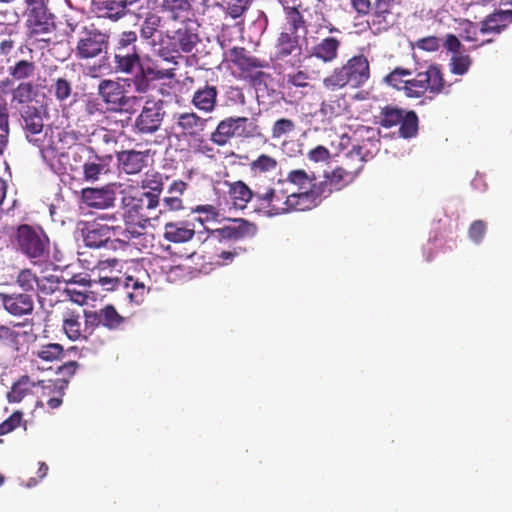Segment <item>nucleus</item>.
<instances>
[{
	"label": "nucleus",
	"instance_id": "obj_34",
	"mask_svg": "<svg viewBox=\"0 0 512 512\" xmlns=\"http://www.w3.org/2000/svg\"><path fill=\"white\" fill-rule=\"evenodd\" d=\"M149 224V217L141 214L139 220L134 222L132 220V215L125 216V228L122 229L119 227V231L117 235H113L115 238L125 239L127 241V246L130 247V241L133 238H137L143 234V231L146 229Z\"/></svg>",
	"mask_w": 512,
	"mask_h": 512
},
{
	"label": "nucleus",
	"instance_id": "obj_40",
	"mask_svg": "<svg viewBox=\"0 0 512 512\" xmlns=\"http://www.w3.org/2000/svg\"><path fill=\"white\" fill-rule=\"evenodd\" d=\"M320 112L325 117L333 119L346 115L349 112V105L344 96H335L322 102Z\"/></svg>",
	"mask_w": 512,
	"mask_h": 512
},
{
	"label": "nucleus",
	"instance_id": "obj_50",
	"mask_svg": "<svg viewBox=\"0 0 512 512\" xmlns=\"http://www.w3.org/2000/svg\"><path fill=\"white\" fill-rule=\"evenodd\" d=\"M140 187L145 193H154V195L160 196L164 189V177L158 172L146 173L144 178L140 182Z\"/></svg>",
	"mask_w": 512,
	"mask_h": 512
},
{
	"label": "nucleus",
	"instance_id": "obj_31",
	"mask_svg": "<svg viewBox=\"0 0 512 512\" xmlns=\"http://www.w3.org/2000/svg\"><path fill=\"white\" fill-rule=\"evenodd\" d=\"M168 19L183 22L192 10L190 0H162L159 6Z\"/></svg>",
	"mask_w": 512,
	"mask_h": 512
},
{
	"label": "nucleus",
	"instance_id": "obj_13",
	"mask_svg": "<svg viewBox=\"0 0 512 512\" xmlns=\"http://www.w3.org/2000/svg\"><path fill=\"white\" fill-rule=\"evenodd\" d=\"M165 111L161 100H148L134 121V131L137 134L147 135L157 132L163 122Z\"/></svg>",
	"mask_w": 512,
	"mask_h": 512
},
{
	"label": "nucleus",
	"instance_id": "obj_57",
	"mask_svg": "<svg viewBox=\"0 0 512 512\" xmlns=\"http://www.w3.org/2000/svg\"><path fill=\"white\" fill-rule=\"evenodd\" d=\"M296 128L295 122L288 118H280L276 120L271 129V138L280 139L292 133Z\"/></svg>",
	"mask_w": 512,
	"mask_h": 512
},
{
	"label": "nucleus",
	"instance_id": "obj_2",
	"mask_svg": "<svg viewBox=\"0 0 512 512\" xmlns=\"http://www.w3.org/2000/svg\"><path fill=\"white\" fill-rule=\"evenodd\" d=\"M261 127L254 118L230 116L222 119L210 135V141L216 146H226L235 138L255 139L262 137Z\"/></svg>",
	"mask_w": 512,
	"mask_h": 512
},
{
	"label": "nucleus",
	"instance_id": "obj_1",
	"mask_svg": "<svg viewBox=\"0 0 512 512\" xmlns=\"http://www.w3.org/2000/svg\"><path fill=\"white\" fill-rule=\"evenodd\" d=\"M370 75L368 58L359 54L349 58L342 66L334 68L331 74L323 79V86L331 91L346 86L357 89L368 82Z\"/></svg>",
	"mask_w": 512,
	"mask_h": 512
},
{
	"label": "nucleus",
	"instance_id": "obj_48",
	"mask_svg": "<svg viewBox=\"0 0 512 512\" xmlns=\"http://www.w3.org/2000/svg\"><path fill=\"white\" fill-rule=\"evenodd\" d=\"M300 8L301 5H291L283 10L290 31L298 32L299 29L306 28V20Z\"/></svg>",
	"mask_w": 512,
	"mask_h": 512
},
{
	"label": "nucleus",
	"instance_id": "obj_62",
	"mask_svg": "<svg viewBox=\"0 0 512 512\" xmlns=\"http://www.w3.org/2000/svg\"><path fill=\"white\" fill-rule=\"evenodd\" d=\"M487 231V224L483 220H475L468 229L469 238L476 244H479Z\"/></svg>",
	"mask_w": 512,
	"mask_h": 512
},
{
	"label": "nucleus",
	"instance_id": "obj_21",
	"mask_svg": "<svg viewBox=\"0 0 512 512\" xmlns=\"http://www.w3.org/2000/svg\"><path fill=\"white\" fill-rule=\"evenodd\" d=\"M257 226L243 218L230 220L229 224L217 230L221 239L239 241L253 238L257 234Z\"/></svg>",
	"mask_w": 512,
	"mask_h": 512
},
{
	"label": "nucleus",
	"instance_id": "obj_14",
	"mask_svg": "<svg viewBox=\"0 0 512 512\" xmlns=\"http://www.w3.org/2000/svg\"><path fill=\"white\" fill-rule=\"evenodd\" d=\"M41 155L51 170L58 174L78 170L81 160L79 151L72 148L67 151H58L56 148L49 146L41 149Z\"/></svg>",
	"mask_w": 512,
	"mask_h": 512
},
{
	"label": "nucleus",
	"instance_id": "obj_59",
	"mask_svg": "<svg viewBox=\"0 0 512 512\" xmlns=\"http://www.w3.org/2000/svg\"><path fill=\"white\" fill-rule=\"evenodd\" d=\"M411 71L404 68H395L392 72H390L386 77L385 81L392 87L403 90V85L405 80L402 77L410 76Z\"/></svg>",
	"mask_w": 512,
	"mask_h": 512
},
{
	"label": "nucleus",
	"instance_id": "obj_49",
	"mask_svg": "<svg viewBox=\"0 0 512 512\" xmlns=\"http://www.w3.org/2000/svg\"><path fill=\"white\" fill-rule=\"evenodd\" d=\"M162 22L163 19L160 15L156 13H148L141 24L140 36L145 40L153 38L162 26Z\"/></svg>",
	"mask_w": 512,
	"mask_h": 512
},
{
	"label": "nucleus",
	"instance_id": "obj_17",
	"mask_svg": "<svg viewBox=\"0 0 512 512\" xmlns=\"http://www.w3.org/2000/svg\"><path fill=\"white\" fill-rule=\"evenodd\" d=\"M275 58L279 61H284L288 57L297 58L300 62L302 55V46L300 37L296 31H282L279 33L275 41Z\"/></svg>",
	"mask_w": 512,
	"mask_h": 512
},
{
	"label": "nucleus",
	"instance_id": "obj_53",
	"mask_svg": "<svg viewBox=\"0 0 512 512\" xmlns=\"http://www.w3.org/2000/svg\"><path fill=\"white\" fill-rule=\"evenodd\" d=\"M472 65V58L463 52L452 55L449 62L450 72L454 75H465Z\"/></svg>",
	"mask_w": 512,
	"mask_h": 512
},
{
	"label": "nucleus",
	"instance_id": "obj_33",
	"mask_svg": "<svg viewBox=\"0 0 512 512\" xmlns=\"http://www.w3.org/2000/svg\"><path fill=\"white\" fill-rule=\"evenodd\" d=\"M195 235V230L184 222H169L164 226V237L173 243L190 241Z\"/></svg>",
	"mask_w": 512,
	"mask_h": 512
},
{
	"label": "nucleus",
	"instance_id": "obj_8",
	"mask_svg": "<svg viewBox=\"0 0 512 512\" xmlns=\"http://www.w3.org/2000/svg\"><path fill=\"white\" fill-rule=\"evenodd\" d=\"M229 60L238 69L244 79H248L253 85L264 82L268 76L262 69L267 68L268 62L260 59L244 47L235 46L229 50Z\"/></svg>",
	"mask_w": 512,
	"mask_h": 512
},
{
	"label": "nucleus",
	"instance_id": "obj_5",
	"mask_svg": "<svg viewBox=\"0 0 512 512\" xmlns=\"http://www.w3.org/2000/svg\"><path fill=\"white\" fill-rule=\"evenodd\" d=\"M137 40L135 31H124L119 35L113 54L116 73L135 76L141 68V51L137 47Z\"/></svg>",
	"mask_w": 512,
	"mask_h": 512
},
{
	"label": "nucleus",
	"instance_id": "obj_27",
	"mask_svg": "<svg viewBox=\"0 0 512 512\" xmlns=\"http://www.w3.org/2000/svg\"><path fill=\"white\" fill-rule=\"evenodd\" d=\"M217 97V87L206 83L203 87L198 88L194 92L191 103L197 110L204 113H211L217 106Z\"/></svg>",
	"mask_w": 512,
	"mask_h": 512
},
{
	"label": "nucleus",
	"instance_id": "obj_46",
	"mask_svg": "<svg viewBox=\"0 0 512 512\" xmlns=\"http://www.w3.org/2000/svg\"><path fill=\"white\" fill-rule=\"evenodd\" d=\"M396 4V0H375L373 3L372 24H382L386 22L388 15Z\"/></svg>",
	"mask_w": 512,
	"mask_h": 512
},
{
	"label": "nucleus",
	"instance_id": "obj_47",
	"mask_svg": "<svg viewBox=\"0 0 512 512\" xmlns=\"http://www.w3.org/2000/svg\"><path fill=\"white\" fill-rule=\"evenodd\" d=\"M81 262L86 263L85 268L90 270L92 273H96L98 277L101 275H110L119 265V260L116 258L97 260L95 263L81 259Z\"/></svg>",
	"mask_w": 512,
	"mask_h": 512
},
{
	"label": "nucleus",
	"instance_id": "obj_39",
	"mask_svg": "<svg viewBox=\"0 0 512 512\" xmlns=\"http://www.w3.org/2000/svg\"><path fill=\"white\" fill-rule=\"evenodd\" d=\"M83 180L86 182H96L101 175L107 174L108 164L101 157L95 156L93 159L87 160L82 165Z\"/></svg>",
	"mask_w": 512,
	"mask_h": 512
},
{
	"label": "nucleus",
	"instance_id": "obj_22",
	"mask_svg": "<svg viewBox=\"0 0 512 512\" xmlns=\"http://www.w3.org/2000/svg\"><path fill=\"white\" fill-rule=\"evenodd\" d=\"M175 76L174 69H156L145 67L141 64L138 72L132 79L133 87L138 93H146L150 87V80H160L165 78H173Z\"/></svg>",
	"mask_w": 512,
	"mask_h": 512
},
{
	"label": "nucleus",
	"instance_id": "obj_64",
	"mask_svg": "<svg viewBox=\"0 0 512 512\" xmlns=\"http://www.w3.org/2000/svg\"><path fill=\"white\" fill-rule=\"evenodd\" d=\"M144 202L143 192L138 196L124 197L122 199L123 205L128 208V215H131L132 211L141 214L144 210Z\"/></svg>",
	"mask_w": 512,
	"mask_h": 512
},
{
	"label": "nucleus",
	"instance_id": "obj_60",
	"mask_svg": "<svg viewBox=\"0 0 512 512\" xmlns=\"http://www.w3.org/2000/svg\"><path fill=\"white\" fill-rule=\"evenodd\" d=\"M23 413L15 411L0 424V435H6L22 425Z\"/></svg>",
	"mask_w": 512,
	"mask_h": 512
},
{
	"label": "nucleus",
	"instance_id": "obj_52",
	"mask_svg": "<svg viewBox=\"0 0 512 512\" xmlns=\"http://www.w3.org/2000/svg\"><path fill=\"white\" fill-rule=\"evenodd\" d=\"M38 358L46 362H54L63 358L64 348L58 343H48L42 345L39 350L34 352Z\"/></svg>",
	"mask_w": 512,
	"mask_h": 512
},
{
	"label": "nucleus",
	"instance_id": "obj_42",
	"mask_svg": "<svg viewBox=\"0 0 512 512\" xmlns=\"http://www.w3.org/2000/svg\"><path fill=\"white\" fill-rule=\"evenodd\" d=\"M99 312L102 320V326L109 330L119 329L126 320V318L120 315L116 308L111 304L99 309Z\"/></svg>",
	"mask_w": 512,
	"mask_h": 512
},
{
	"label": "nucleus",
	"instance_id": "obj_36",
	"mask_svg": "<svg viewBox=\"0 0 512 512\" xmlns=\"http://www.w3.org/2000/svg\"><path fill=\"white\" fill-rule=\"evenodd\" d=\"M229 194L236 208L244 209L250 201L256 204V189L253 191L243 181H236L230 184Z\"/></svg>",
	"mask_w": 512,
	"mask_h": 512
},
{
	"label": "nucleus",
	"instance_id": "obj_41",
	"mask_svg": "<svg viewBox=\"0 0 512 512\" xmlns=\"http://www.w3.org/2000/svg\"><path fill=\"white\" fill-rule=\"evenodd\" d=\"M8 270H11L13 273L10 276L13 278L16 275V284L25 292L35 291L37 285L38 276L29 268H24L19 271H16V267L14 265H8Z\"/></svg>",
	"mask_w": 512,
	"mask_h": 512
},
{
	"label": "nucleus",
	"instance_id": "obj_38",
	"mask_svg": "<svg viewBox=\"0 0 512 512\" xmlns=\"http://www.w3.org/2000/svg\"><path fill=\"white\" fill-rule=\"evenodd\" d=\"M38 96L37 86L31 82H19L11 91V102L18 105H26L32 103Z\"/></svg>",
	"mask_w": 512,
	"mask_h": 512
},
{
	"label": "nucleus",
	"instance_id": "obj_30",
	"mask_svg": "<svg viewBox=\"0 0 512 512\" xmlns=\"http://www.w3.org/2000/svg\"><path fill=\"white\" fill-rule=\"evenodd\" d=\"M512 14L510 10H496L489 14L482 22L480 27V33H496L499 34L509 24L512 23Z\"/></svg>",
	"mask_w": 512,
	"mask_h": 512
},
{
	"label": "nucleus",
	"instance_id": "obj_7",
	"mask_svg": "<svg viewBox=\"0 0 512 512\" xmlns=\"http://www.w3.org/2000/svg\"><path fill=\"white\" fill-rule=\"evenodd\" d=\"M98 95L112 112L132 113L133 108L138 106L140 98L137 96H127L124 86L112 79H103L98 84Z\"/></svg>",
	"mask_w": 512,
	"mask_h": 512
},
{
	"label": "nucleus",
	"instance_id": "obj_55",
	"mask_svg": "<svg viewBox=\"0 0 512 512\" xmlns=\"http://www.w3.org/2000/svg\"><path fill=\"white\" fill-rule=\"evenodd\" d=\"M125 287L127 289L131 288L133 290L132 292L127 293V296L131 302L140 304L143 301L145 294V285L143 282H140L133 276H128L125 279Z\"/></svg>",
	"mask_w": 512,
	"mask_h": 512
},
{
	"label": "nucleus",
	"instance_id": "obj_4",
	"mask_svg": "<svg viewBox=\"0 0 512 512\" xmlns=\"http://www.w3.org/2000/svg\"><path fill=\"white\" fill-rule=\"evenodd\" d=\"M304 199L291 196L284 188H256V204L254 209L262 211L268 216H277L293 211H299V204Z\"/></svg>",
	"mask_w": 512,
	"mask_h": 512
},
{
	"label": "nucleus",
	"instance_id": "obj_26",
	"mask_svg": "<svg viewBox=\"0 0 512 512\" xmlns=\"http://www.w3.org/2000/svg\"><path fill=\"white\" fill-rule=\"evenodd\" d=\"M210 119L203 118L196 112H184L177 116L176 125L184 135L196 137L206 130Z\"/></svg>",
	"mask_w": 512,
	"mask_h": 512
},
{
	"label": "nucleus",
	"instance_id": "obj_25",
	"mask_svg": "<svg viewBox=\"0 0 512 512\" xmlns=\"http://www.w3.org/2000/svg\"><path fill=\"white\" fill-rule=\"evenodd\" d=\"M340 47V39L333 36H328L321 39L318 43L312 46L310 50V56L316 58L324 64H330L337 60Z\"/></svg>",
	"mask_w": 512,
	"mask_h": 512
},
{
	"label": "nucleus",
	"instance_id": "obj_45",
	"mask_svg": "<svg viewBox=\"0 0 512 512\" xmlns=\"http://www.w3.org/2000/svg\"><path fill=\"white\" fill-rule=\"evenodd\" d=\"M418 116L415 111H405L399 123V134L405 139L415 137L418 133Z\"/></svg>",
	"mask_w": 512,
	"mask_h": 512
},
{
	"label": "nucleus",
	"instance_id": "obj_24",
	"mask_svg": "<svg viewBox=\"0 0 512 512\" xmlns=\"http://www.w3.org/2000/svg\"><path fill=\"white\" fill-rule=\"evenodd\" d=\"M170 38L183 53L192 52L200 41L197 29L194 27L190 19L183 21L182 25L173 32V35Z\"/></svg>",
	"mask_w": 512,
	"mask_h": 512
},
{
	"label": "nucleus",
	"instance_id": "obj_10",
	"mask_svg": "<svg viewBox=\"0 0 512 512\" xmlns=\"http://www.w3.org/2000/svg\"><path fill=\"white\" fill-rule=\"evenodd\" d=\"M109 35L100 31L94 25L81 26L75 47V56L79 60H89L107 53Z\"/></svg>",
	"mask_w": 512,
	"mask_h": 512
},
{
	"label": "nucleus",
	"instance_id": "obj_18",
	"mask_svg": "<svg viewBox=\"0 0 512 512\" xmlns=\"http://www.w3.org/2000/svg\"><path fill=\"white\" fill-rule=\"evenodd\" d=\"M0 304L14 317L30 315L34 310L33 297L28 293H0Z\"/></svg>",
	"mask_w": 512,
	"mask_h": 512
},
{
	"label": "nucleus",
	"instance_id": "obj_51",
	"mask_svg": "<svg viewBox=\"0 0 512 512\" xmlns=\"http://www.w3.org/2000/svg\"><path fill=\"white\" fill-rule=\"evenodd\" d=\"M72 90V82L66 76H62L54 80L49 91L58 101L63 102L71 97Z\"/></svg>",
	"mask_w": 512,
	"mask_h": 512
},
{
	"label": "nucleus",
	"instance_id": "obj_3",
	"mask_svg": "<svg viewBox=\"0 0 512 512\" xmlns=\"http://www.w3.org/2000/svg\"><path fill=\"white\" fill-rule=\"evenodd\" d=\"M18 250L33 264H41L49 259L50 240L46 233L28 224L20 225L15 234Z\"/></svg>",
	"mask_w": 512,
	"mask_h": 512
},
{
	"label": "nucleus",
	"instance_id": "obj_23",
	"mask_svg": "<svg viewBox=\"0 0 512 512\" xmlns=\"http://www.w3.org/2000/svg\"><path fill=\"white\" fill-rule=\"evenodd\" d=\"M148 158V151L123 150L117 153L119 167L128 175L140 173L147 166Z\"/></svg>",
	"mask_w": 512,
	"mask_h": 512
},
{
	"label": "nucleus",
	"instance_id": "obj_16",
	"mask_svg": "<svg viewBox=\"0 0 512 512\" xmlns=\"http://www.w3.org/2000/svg\"><path fill=\"white\" fill-rule=\"evenodd\" d=\"M21 119L26 139L33 145L41 147L46 133L40 110L35 106H26L21 111Z\"/></svg>",
	"mask_w": 512,
	"mask_h": 512
},
{
	"label": "nucleus",
	"instance_id": "obj_9",
	"mask_svg": "<svg viewBox=\"0 0 512 512\" xmlns=\"http://www.w3.org/2000/svg\"><path fill=\"white\" fill-rule=\"evenodd\" d=\"M445 81L439 65H430L426 71L419 72L415 78L405 80L403 91L408 97H421L427 91L439 94L444 91Z\"/></svg>",
	"mask_w": 512,
	"mask_h": 512
},
{
	"label": "nucleus",
	"instance_id": "obj_37",
	"mask_svg": "<svg viewBox=\"0 0 512 512\" xmlns=\"http://www.w3.org/2000/svg\"><path fill=\"white\" fill-rule=\"evenodd\" d=\"M95 4L101 17L114 21L126 14L127 6L129 5L126 0H96Z\"/></svg>",
	"mask_w": 512,
	"mask_h": 512
},
{
	"label": "nucleus",
	"instance_id": "obj_15",
	"mask_svg": "<svg viewBox=\"0 0 512 512\" xmlns=\"http://www.w3.org/2000/svg\"><path fill=\"white\" fill-rule=\"evenodd\" d=\"M120 184L109 183L101 187H87L81 191V201L90 208L108 209L115 205L116 190Z\"/></svg>",
	"mask_w": 512,
	"mask_h": 512
},
{
	"label": "nucleus",
	"instance_id": "obj_63",
	"mask_svg": "<svg viewBox=\"0 0 512 512\" xmlns=\"http://www.w3.org/2000/svg\"><path fill=\"white\" fill-rule=\"evenodd\" d=\"M65 293L69 297V299L79 305H84L87 303L89 298L90 289L88 288H76L69 287L65 288Z\"/></svg>",
	"mask_w": 512,
	"mask_h": 512
},
{
	"label": "nucleus",
	"instance_id": "obj_61",
	"mask_svg": "<svg viewBox=\"0 0 512 512\" xmlns=\"http://www.w3.org/2000/svg\"><path fill=\"white\" fill-rule=\"evenodd\" d=\"M251 2L252 0H231L227 5V14L237 19L248 10Z\"/></svg>",
	"mask_w": 512,
	"mask_h": 512
},
{
	"label": "nucleus",
	"instance_id": "obj_28",
	"mask_svg": "<svg viewBox=\"0 0 512 512\" xmlns=\"http://www.w3.org/2000/svg\"><path fill=\"white\" fill-rule=\"evenodd\" d=\"M62 328L66 336L72 340H87L86 332L83 331L82 316L79 311L67 309L62 315Z\"/></svg>",
	"mask_w": 512,
	"mask_h": 512
},
{
	"label": "nucleus",
	"instance_id": "obj_54",
	"mask_svg": "<svg viewBox=\"0 0 512 512\" xmlns=\"http://www.w3.org/2000/svg\"><path fill=\"white\" fill-rule=\"evenodd\" d=\"M34 338H36V335L32 332L16 331L6 345L16 353H23L28 348V342Z\"/></svg>",
	"mask_w": 512,
	"mask_h": 512
},
{
	"label": "nucleus",
	"instance_id": "obj_12",
	"mask_svg": "<svg viewBox=\"0 0 512 512\" xmlns=\"http://www.w3.org/2000/svg\"><path fill=\"white\" fill-rule=\"evenodd\" d=\"M53 18L45 6L32 7L26 20L29 39L50 42L51 39L48 35L52 34L56 28Z\"/></svg>",
	"mask_w": 512,
	"mask_h": 512
},
{
	"label": "nucleus",
	"instance_id": "obj_6",
	"mask_svg": "<svg viewBox=\"0 0 512 512\" xmlns=\"http://www.w3.org/2000/svg\"><path fill=\"white\" fill-rule=\"evenodd\" d=\"M291 184L296 187L297 191H292L291 196L303 198L305 202L299 204V211H309L318 207L322 203L321 196H315L318 182L314 173L308 174L304 169H294L288 172L285 179H279L278 185L284 186Z\"/></svg>",
	"mask_w": 512,
	"mask_h": 512
},
{
	"label": "nucleus",
	"instance_id": "obj_19",
	"mask_svg": "<svg viewBox=\"0 0 512 512\" xmlns=\"http://www.w3.org/2000/svg\"><path fill=\"white\" fill-rule=\"evenodd\" d=\"M119 226H109L98 222L87 223L82 229L83 241L87 247H105L112 235H117Z\"/></svg>",
	"mask_w": 512,
	"mask_h": 512
},
{
	"label": "nucleus",
	"instance_id": "obj_29",
	"mask_svg": "<svg viewBox=\"0 0 512 512\" xmlns=\"http://www.w3.org/2000/svg\"><path fill=\"white\" fill-rule=\"evenodd\" d=\"M44 383L42 380L35 381L28 375L20 376L13 382L10 391L7 393L9 403H19L33 392L36 386Z\"/></svg>",
	"mask_w": 512,
	"mask_h": 512
},
{
	"label": "nucleus",
	"instance_id": "obj_20",
	"mask_svg": "<svg viewBox=\"0 0 512 512\" xmlns=\"http://www.w3.org/2000/svg\"><path fill=\"white\" fill-rule=\"evenodd\" d=\"M357 133H365L366 137L353 145L352 152L347 157L353 159L355 155L357 157V165H362L363 161L372 158L379 151L381 142L372 128L363 127ZM357 141L359 140L357 139Z\"/></svg>",
	"mask_w": 512,
	"mask_h": 512
},
{
	"label": "nucleus",
	"instance_id": "obj_44",
	"mask_svg": "<svg viewBox=\"0 0 512 512\" xmlns=\"http://www.w3.org/2000/svg\"><path fill=\"white\" fill-rule=\"evenodd\" d=\"M278 167V161L267 154L259 155L255 160H253L250 165V172L253 176H258L262 174H266L276 170Z\"/></svg>",
	"mask_w": 512,
	"mask_h": 512
},
{
	"label": "nucleus",
	"instance_id": "obj_32",
	"mask_svg": "<svg viewBox=\"0 0 512 512\" xmlns=\"http://www.w3.org/2000/svg\"><path fill=\"white\" fill-rule=\"evenodd\" d=\"M188 184L182 180H174L167 189V196L162 200L164 211H179L184 208L182 196Z\"/></svg>",
	"mask_w": 512,
	"mask_h": 512
},
{
	"label": "nucleus",
	"instance_id": "obj_11",
	"mask_svg": "<svg viewBox=\"0 0 512 512\" xmlns=\"http://www.w3.org/2000/svg\"><path fill=\"white\" fill-rule=\"evenodd\" d=\"M362 165H356L353 168L339 166L330 173L325 174L324 179L318 182L315 196H321L322 201L328 198L333 192L340 191L350 184L361 171Z\"/></svg>",
	"mask_w": 512,
	"mask_h": 512
},
{
	"label": "nucleus",
	"instance_id": "obj_56",
	"mask_svg": "<svg viewBox=\"0 0 512 512\" xmlns=\"http://www.w3.org/2000/svg\"><path fill=\"white\" fill-rule=\"evenodd\" d=\"M37 291L42 295H51L59 289L60 280L55 275L42 276L37 278Z\"/></svg>",
	"mask_w": 512,
	"mask_h": 512
},
{
	"label": "nucleus",
	"instance_id": "obj_35",
	"mask_svg": "<svg viewBox=\"0 0 512 512\" xmlns=\"http://www.w3.org/2000/svg\"><path fill=\"white\" fill-rule=\"evenodd\" d=\"M7 71L13 81L27 82L35 76L37 65L31 56L30 59H20L15 61L8 67Z\"/></svg>",
	"mask_w": 512,
	"mask_h": 512
},
{
	"label": "nucleus",
	"instance_id": "obj_58",
	"mask_svg": "<svg viewBox=\"0 0 512 512\" xmlns=\"http://www.w3.org/2000/svg\"><path fill=\"white\" fill-rule=\"evenodd\" d=\"M84 318V328L83 331L86 332L87 339L91 336L95 329L102 326V320L100 317L99 310H84L83 314Z\"/></svg>",
	"mask_w": 512,
	"mask_h": 512
},
{
	"label": "nucleus",
	"instance_id": "obj_43",
	"mask_svg": "<svg viewBox=\"0 0 512 512\" xmlns=\"http://www.w3.org/2000/svg\"><path fill=\"white\" fill-rule=\"evenodd\" d=\"M404 112L396 106L386 105L380 110L378 123L384 128H392L401 122Z\"/></svg>",
	"mask_w": 512,
	"mask_h": 512
}]
</instances>
